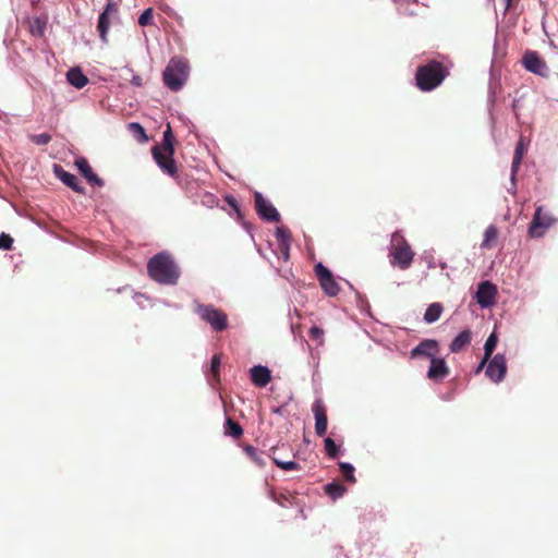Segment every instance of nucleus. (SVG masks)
I'll list each match as a JSON object with an SVG mask.
<instances>
[{
  "label": "nucleus",
  "instance_id": "nucleus-40",
  "mask_svg": "<svg viewBox=\"0 0 558 558\" xmlns=\"http://www.w3.org/2000/svg\"><path fill=\"white\" fill-rule=\"evenodd\" d=\"M226 202L228 205L233 208L234 210L239 211V204L238 201L233 196H227Z\"/></svg>",
  "mask_w": 558,
  "mask_h": 558
},
{
  "label": "nucleus",
  "instance_id": "nucleus-23",
  "mask_svg": "<svg viewBox=\"0 0 558 558\" xmlns=\"http://www.w3.org/2000/svg\"><path fill=\"white\" fill-rule=\"evenodd\" d=\"M66 78L72 86L78 89L85 87L88 84L87 76L78 68L69 70Z\"/></svg>",
  "mask_w": 558,
  "mask_h": 558
},
{
  "label": "nucleus",
  "instance_id": "nucleus-3",
  "mask_svg": "<svg viewBox=\"0 0 558 558\" xmlns=\"http://www.w3.org/2000/svg\"><path fill=\"white\" fill-rule=\"evenodd\" d=\"M449 75L448 68L440 61L429 60L418 65L415 71V84L422 92H432L437 88Z\"/></svg>",
  "mask_w": 558,
  "mask_h": 558
},
{
  "label": "nucleus",
  "instance_id": "nucleus-34",
  "mask_svg": "<svg viewBox=\"0 0 558 558\" xmlns=\"http://www.w3.org/2000/svg\"><path fill=\"white\" fill-rule=\"evenodd\" d=\"M324 444H325V450H326V453L328 454V457H330L332 459L337 458L339 454V448L336 445L335 440L331 439L330 437H327V438H325Z\"/></svg>",
  "mask_w": 558,
  "mask_h": 558
},
{
  "label": "nucleus",
  "instance_id": "nucleus-24",
  "mask_svg": "<svg viewBox=\"0 0 558 558\" xmlns=\"http://www.w3.org/2000/svg\"><path fill=\"white\" fill-rule=\"evenodd\" d=\"M47 19L43 16H35L28 21V29L33 36L41 37L45 34Z\"/></svg>",
  "mask_w": 558,
  "mask_h": 558
},
{
  "label": "nucleus",
  "instance_id": "nucleus-20",
  "mask_svg": "<svg viewBox=\"0 0 558 558\" xmlns=\"http://www.w3.org/2000/svg\"><path fill=\"white\" fill-rule=\"evenodd\" d=\"M472 341V332L470 329L462 330L454 339L451 341L449 349L452 353H459L465 350Z\"/></svg>",
  "mask_w": 558,
  "mask_h": 558
},
{
  "label": "nucleus",
  "instance_id": "nucleus-21",
  "mask_svg": "<svg viewBox=\"0 0 558 558\" xmlns=\"http://www.w3.org/2000/svg\"><path fill=\"white\" fill-rule=\"evenodd\" d=\"M276 238L278 240L279 250L287 259L289 257V248L291 242V232L289 229L280 227L276 230Z\"/></svg>",
  "mask_w": 558,
  "mask_h": 558
},
{
  "label": "nucleus",
  "instance_id": "nucleus-13",
  "mask_svg": "<svg viewBox=\"0 0 558 558\" xmlns=\"http://www.w3.org/2000/svg\"><path fill=\"white\" fill-rule=\"evenodd\" d=\"M312 411L315 417V433L322 437L326 434L328 426L327 409L322 399L315 400Z\"/></svg>",
  "mask_w": 558,
  "mask_h": 558
},
{
  "label": "nucleus",
  "instance_id": "nucleus-26",
  "mask_svg": "<svg viewBox=\"0 0 558 558\" xmlns=\"http://www.w3.org/2000/svg\"><path fill=\"white\" fill-rule=\"evenodd\" d=\"M497 238H498L497 227L494 225L488 226L484 232V239H483L481 246L483 248H488V250L495 247Z\"/></svg>",
  "mask_w": 558,
  "mask_h": 558
},
{
  "label": "nucleus",
  "instance_id": "nucleus-36",
  "mask_svg": "<svg viewBox=\"0 0 558 558\" xmlns=\"http://www.w3.org/2000/svg\"><path fill=\"white\" fill-rule=\"evenodd\" d=\"M154 16V10L153 8L146 9L138 17V24L141 26H147L151 23Z\"/></svg>",
  "mask_w": 558,
  "mask_h": 558
},
{
  "label": "nucleus",
  "instance_id": "nucleus-1",
  "mask_svg": "<svg viewBox=\"0 0 558 558\" xmlns=\"http://www.w3.org/2000/svg\"><path fill=\"white\" fill-rule=\"evenodd\" d=\"M175 137L172 133L170 124L167 125L162 135L161 144L151 147V155L161 171L174 180L179 179L178 166L174 156Z\"/></svg>",
  "mask_w": 558,
  "mask_h": 558
},
{
  "label": "nucleus",
  "instance_id": "nucleus-12",
  "mask_svg": "<svg viewBox=\"0 0 558 558\" xmlns=\"http://www.w3.org/2000/svg\"><path fill=\"white\" fill-rule=\"evenodd\" d=\"M255 198V207L259 217L264 220L278 222L280 220V215L278 210L270 204L267 199L264 198L262 193L256 192L254 195Z\"/></svg>",
  "mask_w": 558,
  "mask_h": 558
},
{
  "label": "nucleus",
  "instance_id": "nucleus-15",
  "mask_svg": "<svg viewBox=\"0 0 558 558\" xmlns=\"http://www.w3.org/2000/svg\"><path fill=\"white\" fill-rule=\"evenodd\" d=\"M439 351V343L434 339H425L421 341L415 348H413L410 352L412 359L418 356H425L428 359H433L436 356V353Z\"/></svg>",
  "mask_w": 558,
  "mask_h": 558
},
{
  "label": "nucleus",
  "instance_id": "nucleus-22",
  "mask_svg": "<svg viewBox=\"0 0 558 558\" xmlns=\"http://www.w3.org/2000/svg\"><path fill=\"white\" fill-rule=\"evenodd\" d=\"M526 153V146L523 136H521L517 143L512 165H511V178L514 179L517 172L520 169L524 154Z\"/></svg>",
  "mask_w": 558,
  "mask_h": 558
},
{
  "label": "nucleus",
  "instance_id": "nucleus-37",
  "mask_svg": "<svg viewBox=\"0 0 558 558\" xmlns=\"http://www.w3.org/2000/svg\"><path fill=\"white\" fill-rule=\"evenodd\" d=\"M29 138L36 145H47L51 141V135L48 133L34 134Z\"/></svg>",
  "mask_w": 558,
  "mask_h": 558
},
{
  "label": "nucleus",
  "instance_id": "nucleus-4",
  "mask_svg": "<svg viewBox=\"0 0 558 558\" xmlns=\"http://www.w3.org/2000/svg\"><path fill=\"white\" fill-rule=\"evenodd\" d=\"M190 65L186 59L173 57L169 60L162 73L165 85L172 92L180 90L186 83Z\"/></svg>",
  "mask_w": 558,
  "mask_h": 558
},
{
  "label": "nucleus",
  "instance_id": "nucleus-19",
  "mask_svg": "<svg viewBox=\"0 0 558 558\" xmlns=\"http://www.w3.org/2000/svg\"><path fill=\"white\" fill-rule=\"evenodd\" d=\"M252 383L256 387H265L271 380L270 371L266 366L256 365L253 366L250 371Z\"/></svg>",
  "mask_w": 558,
  "mask_h": 558
},
{
  "label": "nucleus",
  "instance_id": "nucleus-16",
  "mask_svg": "<svg viewBox=\"0 0 558 558\" xmlns=\"http://www.w3.org/2000/svg\"><path fill=\"white\" fill-rule=\"evenodd\" d=\"M449 373L450 369L444 359L435 356L430 360V366L427 372V377L430 380L440 381L446 378Z\"/></svg>",
  "mask_w": 558,
  "mask_h": 558
},
{
  "label": "nucleus",
  "instance_id": "nucleus-43",
  "mask_svg": "<svg viewBox=\"0 0 558 558\" xmlns=\"http://www.w3.org/2000/svg\"><path fill=\"white\" fill-rule=\"evenodd\" d=\"M505 1H506V3H507V8H509V7H510V4H511V2H512V0H505Z\"/></svg>",
  "mask_w": 558,
  "mask_h": 558
},
{
  "label": "nucleus",
  "instance_id": "nucleus-17",
  "mask_svg": "<svg viewBox=\"0 0 558 558\" xmlns=\"http://www.w3.org/2000/svg\"><path fill=\"white\" fill-rule=\"evenodd\" d=\"M54 173L66 186L73 191L81 194L85 193V189L78 183V179L74 174L65 171L60 165H54Z\"/></svg>",
  "mask_w": 558,
  "mask_h": 558
},
{
  "label": "nucleus",
  "instance_id": "nucleus-18",
  "mask_svg": "<svg viewBox=\"0 0 558 558\" xmlns=\"http://www.w3.org/2000/svg\"><path fill=\"white\" fill-rule=\"evenodd\" d=\"M80 173L87 180L88 183L97 186H102L104 181L97 174H95L89 166L87 159L81 157L75 160Z\"/></svg>",
  "mask_w": 558,
  "mask_h": 558
},
{
  "label": "nucleus",
  "instance_id": "nucleus-35",
  "mask_svg": "<svg viewBox=\"0 0 558 558\" xmlns=\"http://www.w3.org/2000/svg\"><path fill=\"white\" fill-rule=\"evenodd\" d=\"M272 461L275 462V464L284 470V471H293V470H299L300 469V464L294 462V461H281L277 458H272Z\"/></svg>",
  "mask_w": 558,
  "mask_h": 558
},
{
  "label": "nucleus",
  "instance_id": "nucleus-39",
  "mask_svg": "<svg viewBox=\"0 0 558 558\" xmlns=\"http://www.w3.org/2000/svg\"><path fill=\"white\" fill-rule=\"evenodd\" d=\"M13 245V239L7 233L0 234V250H11Z\"/></svg>",
  "mask_w": 558,
  "mask_h": 558
},
{
  "label": "nucleus",
  "instance_id": "nucleus-41",
  "mask_svg": "<svg viewBox=\"0 0 558 558\" xmlns=\"http://www.w3.org/2000/svg\"><path fill=\"white\" fill-rule=\"evenodd\" d=\"M489 360H485V356L483 357L482 362L480 363V365L477 366L475 373L478 374L485 366V364L488 362Z\"/></svg>",
  "mask_w": 558,
  "mask_h": 558
},
{
  "label": "nucleus",
  "instance_id": "nucleus-9",
  "mask_svg": "<svg viewBox=\"0 0 558 558\" xmlns=\"http://www.w3.org/2000/svg\"><path fill=\"white\" fill-rule=\"evenodd\" d=\"M315 274L319 280L320 287L328 295L336 296L339 293L340 288L327 267L320 263L317 264L315 266Z\"/></svg>",
  "mask_w": 558,
  "mask_h": 558
},
{
  "label": "nucleus",
  "instance_id": "nucleus-33",
  "mask_svg": "<svg viewBox=\"0 0 558 558\" xmlns=\"http://www.w3.org/2000/svg\"><path fill=\"white\" fill-rule=\"evenodd\" d=\"M339 466H340V471H341V474L344 477V480L348 482L354 483L355 482L354 466L347 462H340Z\"/></svg>",
  "mask_w": 558,
  "mask_h": 558
},
{
  "label": "nucleus",
  "instance_id": "nucleus-7",
  "mask_svg": "<svg viewBox=\"0 0 558 558\" xmlns=\"http://www.w3.org/2000/svg\"><path fill=\"white\" fill-rule=\"evenodd\" d=\"M556 222V218L544 211L543 206H538L534 213L533 219L529 227V234L531 238H541L545 232Z\"/></svg>",
  "mask_w": 558,
  "mask_h": 558
},
{
  "label": "nucleus",
  "instance_id": "nucleus-29",
  "mask_svg": "<svg viewBox=\"0 0 558 558\" xmlns=\"http://www.w3.org/2000/svg\"><path fill=\"white\" fill-rule=\"evenodd\" d=\"M243 451L257 466L263 468L265 465L264 453L254 446L245 445Z\"/></svg>",
  "mask_w": 558,
  "mask_h": 558
},
{
  "label": "nucleus",
  "instance_id": "nucleus-28",
  "mask_svg": "<svg viewBox=\"0 0 558 558\" xmlns=\"http://www.w3.org/2000/svg\"><path fill=\"white\" fill-rule=\"evenodd\" d=\"M442 311L440 303H432L425 311L424 320L428 324L435 323L440 318Z\"/></svg>",
  "mask_w": 558,
  "mask_h": 558
},
{
  "label": "nucleus",
  "instance_id": "nucleus-30",
  "mask_svg": "<svg viewBox=\"0 0 558 558\" xmlns=\"http://www.w3.org/2000/svg\"><path fill=\"white\" fill-rule=\"evenodd\" d=\"M345 490V487L338 482H332L325 486V493L333 500L342 497Z\"/></svg>",
  "mask_w": 558,
  "mask_h": 558
},
{
  "label": "nucleus",
  "instance_id": "nucleus-38",
  "mask_svg": "<svg viewBox=\"0 0 558 558\" xmlns=\"http://www.w3.org/2000/svg\"><path fill=\"white\" fill-rule=\"evenodd\" d=\"M323 335H324V331L323 329H320L319 327L317 326H313L310 328L308 330V336L312 340H315L318 342V344H322L323 343Z\"/></svg>",
  "mask_w": 558,
  "mask_h": 558
},
{
  "label": "nucleus",
  "instance_id": "nucleus-2",
  "mask_svg": "<svg viewBox=\"0 0 558 558\" xmlns=\"http://www.w3.org/2000/svg\"><path fill=\"white\" fill-rule=\"evenodd\" d=\"M147 271L151 279L161 284H175L180 277V270L167 253H158L147 263Z\"/></svg>",
  "mask_w": 558,
  "mask_h": 558
},
{
  "label": "nucleus",
  "instance_id": "nucleus-10",
  "mask_svg": "<svg viewBox=\"0 0 558 558\" xmlns=\"http://www.w3.org/2000/svg\"><path fill=\"white\" fill-rule=\"evenodd\" d=\"M118 14V4L109 0L104 12L99 15L97 31L104 43L108 41L107 35L111 25V19Z\"/></svg>",
  "mask_w": 558,
  "mask_h": 558
},
{
  "label": "nucleus",
  "instance_id": "nucleus-42",
  "mask_svg": "<svg viewBox=\"0 0 558 558\" xmlns=\"http://www.w3.org/2000/svg\"><path fill=\"white\" fill-rule=\"evenodd\" d=\"M131 82L135 86H142V77L141 76H134Z\"/></svg>",
  "mask_w": 558,
  "mask_h": 558
},
{
  "label": "nucleus",
  "instance_id": "nucleus-5",
  "mask_svg": "<svg viewBox=\"0 0 558 558\" xmlns=\"http://www.w3.org/2000/svg\"><path fill=\"white\" fill-rule=\"evenodd\" d=\"M389 256L391 257V264L402 270L408 269L413 262L414 252L399 231L393 232L391 235Z\"/></svg>",
  "mask_w": 558,
  "mask_h": 558
},
{
  "label": "nucleus",
  "instance_id": "nucleus-25",
  "mask_svg": "<svg viewBox=\"0 0 558 558\" xmlns=\"http://www.w3.org/2000/svg\"><path fill=\"white\" fill-rule=\"evenodd\" d=\"M220 365H221L220 356L215 354L211 357L210 369H209V374H208V381H209L210 386H213V387L218 385L220 381V377H219Z\"/></svg>",
  "mask_w": 558,
  "mask_h": 558
},
{
  "label": "nucleus",
  "instance_id": "nucleus-27",
  "mask_svg": "<svg viewBox=\"0 0 558 558\" xmlns=\"http://www.w3.org/2000/svg\"><path fill=\"white\" fill-rule=\"evenodd\" d=\"M225 435L239 439L243 435V428L238 422L231 417H227L225 423Z\"/></svg>",
  "mask_w": 558,
  "mask_h": 558
},
{
  "label": "nucleus",
  "instance_id": "nucleus-14",
  "mask_svg": "<svg viewBox=\"0 0 558 558\" xmlns=\"http://www.w3.org/2000/svg\"><path fill=\"white\" fill-rule=\"evenodd\" d=\"M496 294V287L489 281H484L477 288L476 301L482 307H489L494 304Z\"/></svg>",
  "mask_w": 558,
  "mask_h": 558
},
{
  "label": "nucleus",
  "instance_id": "nucleus-8",
  "mask_svg": "<svg viewBox=\"0 0 558 558\" xmlns=\"http://www.w3.org/2000/svg\"><path fill=\"white\" fill-rule=\"evenodd\" d=\"M522 65L526 71L541 77L548 78L550 76V71L546 61L537 51L526 50L522 57Z\"/></svg>",
  "mask_w": 558,
  "mask_h": 558
},
{
  "label": "nucleus",
  "instance_id": "nucleus-31",
  "mask_svg": "<svg viewBox=\"0 0 558 558\" xmlns=\"http://www.w3.org/2000/svg\"><path fill=\"white\" fill-rule=\"evenodd\" d=\"M128 129L140 143H145L148 141L145 129L140 123L131 122L129 123Z\"/></svg>",
  "mask_w": 558,
  "mask_h": 558
},
{
  "label": "nucleus",
  "instance_id": "nucleus-6",
  "mask_svg": "<svg viewBox=\"0 0 558 558\" xmlns=\"http://www.w3.org/2000/svg\"><path fill=\"white\" fill-rule=\"evenodd\" d=\"M194 312L202 320L209 324L215 331H223L228 328L227 314L211 304L196 303Z\"/></svg>",
  "mask_w": 558,
  "mask_h": 558
},
{
  "label": "nucleus",
  "instance_id": "nucleus-11",
  "mask_svg": "<svg viewBox=\"0 0 558 558\" xmlns=\"http://www.w3.org/2000/svg\"><path fill=\"white\" fill-rule=\"evenodd\" d=\"M489 360L485 374L494 383H500L507 373L506 357L498 353Z\"/></svg>",
  "mask_w": 558,
  "mask_h": 558
},
{
  "label": "nucleus",
  "instance_id": "nucleus-32",
  "mask_svg": "<svg viewBox=\"0 0 558 558\" xmlns=\"http://www.w3.org/2000/svg\"><path fill=\"white\" fill-rule=\"evenodd\" d=\"M497 342H498V337H497L496 332H492L484 344L485 360H489L492 357V354L497 345Z\"/></svg>",
  "mask_w": 558,
  "mask_h": 558
}]
</instances>
